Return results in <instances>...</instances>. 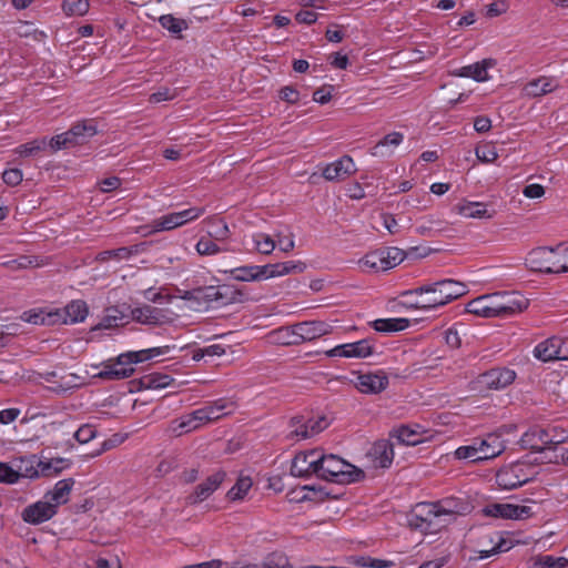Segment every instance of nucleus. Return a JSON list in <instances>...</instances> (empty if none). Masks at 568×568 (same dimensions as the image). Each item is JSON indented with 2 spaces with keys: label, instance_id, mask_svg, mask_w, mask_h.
<instances>
[{
  "label": "nucleus",
  "instance_id": "obj_16",
  "mask_svg": "<svg viewBox=\"0 0 568 568\" xmlns=\"http://www.w3.org/2000/svg\"><path fill=\"white\" fill-rule=\"evenodd\" d=\"M516 373L506 367L491 368L479 376V383L489 389H501L510 385Z\"/></svg>",
  "mask_w": 568,
  "mask_h": 568
},
{
  "label": "nucleus",
  "instance_id": "obj_18",
  "mask_svg": "<svg viewBox=\"0 0 568 568\" xmlns=\"http://www.w3.org/2000/svg\"><path fill=\"white\" fill-rule=\"evenodd\" d=\"M131 317L140 324L150 326H159L170 322V318L163 310L146 304L133 308L131 311Z\"/></svg>",
  "mask_w": 568,
  "mask_h": 568
},
{
  "label": "nucleus",
  "instance_id": "obj_46",
  "mask_svg": "<svg viewBox=\"0 0 568 568\" xmlns=\"http://www.w3.org/2000/svg\"><path fill=\"white\" fill-rule=\"evenodd\" d=\"M252 487L250 477H240L235 485L227 491L226 497L230 500H242Z\"/></svg>",
  "mask_w": 568,
  "mask_h": 568
},
{
  "label": "nucleus",
  "instance_id": "obj_30",
  "mask_svg": "<svg viewBox=\"0 0 568 568\" xmlns=\"http://www.w3.org/2000/svg\"><path fill=\"white\" fill-rule=\"evenodd\" d=\"M61 313L59 310L47 312L45 310H30L23 312L22 320L34 325H54L60 322Z\"/></svg>",
  "mask_w": 568,
  "mask_h": 568
},
{
  "label": "nucleus",
  "instance_id": "obj_25",
  "mask_svg": "<svg viewBox=\"0 0 568 568\" xmlns=\"http://www.w3.org/2000/svg\"><path fill=\"white\" fill-rule=\"evenodd\" d=\"M369 455L377 466L387 468L394 459V444L389 439H379L372 446Z\"/></svg>",
  "mask_w": 568,
  "mask_h": 568
},
{
  "label": "nucleus",
  "instance_id": "obj_34",
  "mask_svg": "<svg viewBox=\"0 0 568 568\" xmlns=\"http://www.w3.org/2000/svg\"><path fill=\"white\" fill-rule=\"evenodd\" d=\"M420 426L416 425L415 428L403 425L390 433V437L397 439L399 444L415 446L422 443V433L419 432Z\"/></svg>",
  "mask_w": 568,
  "mask_h": 568
},
{
  "label": "nucleus",
  "instance_id": "obj_4",
  "mask_svg": "<svg viewBox=\"0 0 568 568\" xmlns=\"http://www.w3.org/2000/svg\"><path fill=\"white\" fill-rule=\"evenodd\" d=\"M171 348H174V346L165 345L121 354L118 357V363L101 371L99 373V377L103 379H122L130 377L134 372L131 367L132 364L142 363L153 357L165 355L171 351Z\"/></svg>",
  "mask_w": 568,
  "mask_h": 568
},
{
  "label": "nucleus",
  "instance_id": "obj_56",
  "mask_svg": "<svg viewBox=\"0 0 568 568\" xmlns=\"http://www.w3.org/2000/svg\"><path fill=\"white\" fill-rule=\"evenodd\" d=\"M254 243L256 250L262 254H271L276 246L275 241L270 235L262 233L254 237Z\"/></svg>",
  "mask_w": 568,
  "mask_h": 568
},
{
  "label": "nucleus",
  "instance_id": "obj_2",
  "mask_svg": "<svg viewBox=\"0 0 568 568\" xmlns=\"http://www.w3.org/2000/svg\"><path fill=\"white\" fill-rule=\"evenodd\" d=\"M525 265L534 272L548 274L568 272V244L536 247L527 254Z\"/></svg>",
  "mask_w": 568,
  "mask_h": 568
},
{
  "label": "nucleus",
  "instance_id": "obj_43",
  "mask_svg": "<svg viewBox=\"0 0 568 568\" xmlns=\"http://www.w3.org/2000/svg\"><path fill=\"white\" fill-rule=\"evenodd\" d=\"M568 559L566 557H554L551 555H539L534 558L532 568H566Z\"/></svg>",
  "mask_w": 568,
  "mask_h": 568
},
{
  "label": "nucleus",
  "instance_id": "obj_8",
  "mask_svg": "<svg viewBox=\"0 0 568 568\" xmlns=\"http://www.w3.org/2000/svg\"><path fill=\"white\" fill-rule=\"evenodd\" d=\"M226 477L224 470H217L210 475L205 480L196 485L191 494L185 497L187 505H197L206 500L214 491H216Z\"/></svg>",
  "mask_w": 568,
  "mask_h": 568
},
{
  "label": "nucleus",
  "instance_id": "obj_3",
  "mask_svg": "<svg viewBox=\"0 0 568 568\" xmlns=\"http://www.w3.org/2000/svg\"><path fill=\"white\" fill-rule=\"evenodd\" d=\"M316 476L327 481L349 484L364 477V471L337 455H325L318 449Z\"/></svg>",
  "mask_w": 568,
  "mask_h": 568
},
{
  "label": "nucleus",
  "instance_id": "obj_13",
  "mask_svg": "<svg viewBox=\"0 0 568 568\" xmlns=\"http://www.w3.org/2000/svg\"><path fill=\"white\" fill-rule=\"evenodd\" d=\"M318 449L298 453L292 460L291 474L295 477L316 476Z\"/></svg>",
  "mask_w": 568,
  "mask_h": 568
},
{
  "label": "nucleus",
  "instance_id": "obj_49",
  "mask_svg": "<svg viewBox=\"0 0 568 568\" xmlns=\"http://www.w3.org/2000/svg\"><path fill=\"white\" fill-rule=\"evenodd\" d=\"M88 0H63V11L68 16H83L89 10Z\"/></svg>",
  "mask_w": 568,
  "mask_h": 568
},
{
  "label": "nucleus",
  "instance_id": "obj_44",
  "mask_svg": "<svg viewBox=\"0 0 568 568\" xmlns=\"http://www.w3.org/2000/svg\"><path fill=\"white\" fill-rule=\"evenodd\" d=\"M179 226L182 224L176 212L160 216L152 222L153 232L170 231Z\"/></svg>",
  "mask_w": 568,
  "mask_h": 568
},
{
  "label": "nucleus",
  "instance_id": "obj_40",
  "mask_svg": "<svg viewBox=\"0 0 568 568\" xmlns=\"http://www.w3.org/2000/svg\"><path fill=\"white\" fill-rule=\"evenodd\" d=\"M457 211L460 215L471 219L490 217L488 214L487 206L479 202H468L457 206Z\"/></svg>",
  "mask_w": 568,
  "mask_h": 568
},
{
  "label": "nucleus",
  "instance_id": "obj_15",
  "mask_svg": "<svg viewBox=\"0 0 568 568\" xmlns=\"http://www.w3.org/2000/svg\"><path fill=\"white\" fill-rule=\"evenodd\" d=\"M57 514L55 505L48 499L40 500L26 507L22 511V519L32 525H39L48 521Z\"/></svg>",
  "mask_w": 568,
  "mask_h": 568
},
{
  "label": "nucleus",
  "instance_id": "obj_12",
  "mask_svg": "<svg viewBox=\"0 0 568 568\" xmlns=\"http://www.w3.org/2000/svg\"><path fill=\"white\" fill-rule=\"evenodd\" d=\"M207 425L201 408L195 409L189 414L182 415L170 423L169 429L175 436L196 430L202 426Z\"/></svg>",
  "mask_w": 568,
  "mask_h": 568
},
{
  "label": "nucleus",
  "instance_id": "obj_45",
  "mask_svg": "<svg viewBox=\"0 0 568 568\" xmlns=\"http://www.w3.org/2000/svg\"><path fill=\"white\" fill-rule=\"evenodd\" d=\"M53 377H55V373H49L47 381L54 383V381L52 379ZM78 379L79 376H77L75 374H69L67 376L61 377L60 382H55V386L52 389L57 393H65L69 389L77 388L80 386V384L77 383Z\"/></svg>",
  "mask_w": 568,
  "mask_h": 568
},
{
  "label": "nucleus",
  "instance_id": "obj_54",
  "mask_svg": "<svg viewBox=\"0 0 568 568\" xmlns=\"http://www.w3.org/2000/svg\"><path fill=\"white\" fill-rule=\"evenodd\" d=\"M224 273H230L232 278L235 281H241V282H255L256 281V276L254 275L253 265L235 267L230 271H224Z\"/></svg>",
  "mask_w": 568,
  "mask_h": 568
},
{
  "label": "nucleus",
  "instance_id": "obj_41",
  "mask_svg": "<svg viewBox=\"0 0 568 568\" xmlns=\"http://www.w3.org/2000/svg\"><path fill=\"white\" fill-rule=\"evenodd\" d=\"M173 381L174 379L166 374L153 373L143 376L141 378V385L149 389H160L170 386Z\"/></svg>",
  "mask_w": 568,
  "mask_h": 568
},
{
  "label": "nucleus",
  "instance_id": "obj_50",
  "mask_svg": "<svg viewBox=\"0 0 568 568\" xmlns=\"http://www.w3.org/2000/svg\"><path fill=\"white\" fill-rule=\"evenodd\" d=\"M359 265L364 268L376 272L384 271L382 254L379 250L366 254L363 258L359 260Z\"/></svg>",
  "mask_w": 568,
  "mask_h": 568
},
{
  "label": "nucleus",
  "instance_id": "obj_24",
  "mask_svg": "<svg viewBox=\"0 0 568 568\" xmlns=\"http://www.w3.org/2000/svg\"><path fill=\"white\" fill-rule=\"evenodd\" d=\"M476 439L480 460L495 458L506 449V445L498 434H488L485 438Z\"/></svg>",
  "mask_w": 568,
  "mask_h": 568
},
{
  "label": "nucleus",
  "instance_id": "obj_26",
  "mask_svg": "<svg viewBox=\"0 0 568 568\" xmlns=\"http://www.w3.org/2000/svg\"><path fill=\"white\" fill-rule=\"evenodd\" d=\"M559 81L554 77H540L529 81L524 90L529 97H542L559 89Z\"/></svg>",
  "mask_w": 568,
  "mask_h": 568
},
{
  "label": "nucleus",
  "instance_id": "obj_23",
  "mask_svg": "<svg viewBox=\"0 0 568 568\" xmlns=\"http://www.w3.org/2000/svg\"><path fill=\"white\" fill-rule=\"evenodd\" d=\"M496 61L494 59H484L483 61L465 65L453 72L456 77L471 78L477 82H484L489 79L488 69L495 67Z\"/></svg>",
  "mask_w": 568,
  "mask_h": 568
},
{
  "label": "nucleus",
  "instance_id": "obj_57",
  "mask_svg": "<svg viewBox=\"0 0 568 568\" xmlns=\"http://www.w3.org/2000/svg\"><path fill=\"white\" fill-rule=\"evenodd\" d=\"M217 290H220V294H216V304L219 306H224L227 304L233 303L236 301V295L240 293L235 290H232L230 286L222 285L217 286Z\"/></svg>",
  "mask_w": 568,
  "mask_h": 568
},
{
  "label": "nucleus",
  "instance_id": "obj_7",
  "mask_svg": "<svg viewBox=\"0 0 568 568\" xmlns=\"http://www.w3.org/2000/svg\"><path fill=\"white\" fill-rule=\"evenodd\" d=\"M327 426L328 422L323 416L318 418L295 416L290 422L291 430L286 435V438L296 442L308 439L323 432Z\"/></svg>",
  "mask_w": 568,
  "mask_h": 568
},
{
  "label": "nucleus",
  "instance_id": "obj_60",
  "mask_svg": "<svg viewBox=\"0 0 568 568\" xmlns=\"http://www.w3.org/2000/svg\"><path fill=\"white\" fill-rule=\"evenodd\" d=\"M19 481L16 467L7 463H0V483L16 484Z\"/></svg>",
  "mask_w": 568,
  "mask_h": 568
},
{
  "label": "nucleus",
  "instance_id": "obj_31",
  "mask_svg": "<svg viewBox=\"0 0 568 568\" xmlns=\"http://www.w3.org/2000/svg\"><path fill=\"white\" fill-rule=\"evenodd\" d=\"M437 516H439V511L434 503H420L414 508L408 524L412 528L416 529V524H426L429 519L433 520Z\"/></svg>",
  "mask_w": 568,
  "mask_h": 568
},
{
  "label": "nucleus",
  "instance_id": "obj_51",
  "mask_svg": "<svg viewBox=\"0 0 568 568\" xmlns=\"http://www.w3.org/2000/svg\"><path fill=\"white\" fill-rule=\"evenodd\" d=\"M475 154L476 158L483 163H493L498 158L496 146L493 143L478 145L475 149Z\"/></svg>",
  "mask_w": 568,
  "mask_h": 568
},
{
  "label": "nucleus",
  "instance_id": "obj_33",
  "mask_svg": "<svg viewBox=\"0 0 568 568\" xmlns=\"http://www.w3.org/2000/svg\"><path fill=\"white\" fill-rule=\"evenodd\" d=\"M403 140L404 135L400 132L388 133L372 149V154L374 156H389L393 149L397 148Z\"/></svg>",
  "mask_w": 568,
  "mask_h": 568
},
{
  "label": "nucleus",
  "instance_id": "obj_61",
  "mask_svg": "<svg viewBox=\"0 0 568 568\" xmlns=\"http://www.w3.org/2000/svg\"><path fill=\"white\" fill-rule=\"evenodd\" d=\"M22 179L23 174L19 169H8L2 173V180L9 186H16L20 184Z\"/></svg>",
  "mask_w": 568,
  "mask_h": 568
},
{
  "label": "nucleus",
  "instance_id": "obj_52",
  "mask_svg": "<svg viewBox=\"0 0 568 568\" xmlns=\"http://www.w3.org/2000/svg\"><path fill=\"white\" fill-rule=\"evenodd\" d=\"M47 145V140H33L31 142L19 145L14 152L20 156H31L43 150Z\"/></svg>",
  "mask_w": 568,
  "mask_h": 568
},
{
  "label": "nucleus",
  "instance_id": "obj_22",
  "mask_svg": "<svg viewBox=\"0 0 568 568\" xmlns=\"http://www.w3.org/2000/svg\"><path fill=\"white\" fill-rule=\"evenodd\" d=\"M97 133L98 125L93 119L77 122L67 131V135L72 140L73 146L85 144Z\"/></svg>",
  "mask_w": 568,
  "mask_h": 568
},
{
  "label": "nucleus",
  "instance_id": "obj_55",
  "mask_svg": "<svg viewBox=\"0 0 568 568\" xmlns=\"http://www.w3.org/2000/svg\"><path fill=\"white\" fill-rule=\"evenodd\" d=\"M477 439L471 445L460 446L456 449L455 456L458 459H471L473 462L480 460Z\"/></svg>",
  "mask_w": 568,
  "mask_h": 568
},
{
  "label": "nucleus",
  "instance_id": "obj_36",
  "mask_svg": "<svg viewBox=\"0 0 568 568\" xmlns=\"http://www.w3.org/2000/svg\"><path fill=\"white\" fill-rule=\"evenodd\" d=\"M434 504L437 506L439 515L447 517L450 521L466 509L465 503L455 497H447Z\"/></svg>",
  "mask_w": 568,
  "mask_h": 568
},
{
  "label": "nucleus",
  "instance_id": "obj_47",
  "mask_svg": "<svg viewBox=\"0 0 568 568\" xmlns=\"http://www.w3.org/2000/svg\"><path fill=\"white\" fill-rule=\"evenodd\" d=\"M450 523L452 521L447 517L439 515L433 520L429 519L426 524H416V529L425 534H436L448 526Z\"/></svg>",
  "mask_w": 568,
  "mask_h": 568
},
{
  "label": "nucleus",
  "instance_id": "obj_10",
  "mask_svg": "<svg viewBox=\"0 0 568 568\" xmlns=\"http://www.w3.org/2000/svg\"><path fill=\"white\" fill-rule=\"evenodd\" d=\"M520 442L525 448L531 449L534 452H542L545 449L552 448V446L557 444H560L562 439L550 436L547 429L534 427L521 436Z\"/></svg>",
  "mask_w": 568,
  "mask_h": 568
},
{
  "label": "nucleus",
  "instance_id": "obj_42",
  "mask_svg": "<svg viewBox=\"0 0 568 568\" xmlns=\"http://www.w3.org/2000/svg\"><path fill=\"white\" fill-rule=\"evenodd\" d=\"M195 250L200 255H215L221 252H229L227 247H222L217 245L216 241L213 236L209 234V236H202L196 245Z\"/></svg>",
  "mask_w": 568,
  "mask_h": 568
},
{
  "label": "nucleus",
  "instance_id": "obj_64",
  "mask_svg": "<svg viewBox=\"0 0 568 568\" xmlns=\"http://www.w3.org/2000/svg\"><path fill=\"white\" fill-rule=\"evenodd\" d=\"M196 298L203 300L206 303L216 302V294H220V290L217 286H209L204 288H199L195 291Z\"/></svg>",
  "mask_w": 568,
  "mask_h": 568
},
{
  "label": "nucleus",
  "instance_id": "obj_11",
  "mask_svg": "<svg viewBox=\"0 0 568 568\" xmlns=\"http://www.w3.org/2000/svg\"><path fill=\"white\" fill-rule=\"evenodd\" d=\"M373 343L369 338H364L354 343L337 345L326 352L328 357H355L364 358L373 354Z\"/></svg>",
  "mask_w": 568,
  "mask_h": 568
},
{
  "label": "nucleus",
  "instance_id": "obj_6",
  "mask_svg": "<svg viewBox=\"0 0 568 568\" xmlns=\"http://www.w3.org/2000/svg\"><path fill=\"white\" fill-rule=\"evenodd\" d=\"M332 325L323 321H307L296 323L290 327L281 329L290 339L287 344H300L301 342L313 341L332 333Z\"/></svg>",
  "mask_w": 568,
  "mask_h": 568
},
{
  "label": "nucleus",
  "instance_id": "obj_62",
  "mask_svg": "<svg viewBox=\"0 0 568 568\" xmlns=\"http://www.w3.org/2000/svg\"><path fill=\"white\" fill-rule=\"evenodd\" d=\"M278 97L288 104H295L300 100V92L294 87L286 85L280 90Z\"/></svg>",
  "mask_w": 568,
  "mask_h": 568
},
{
  "label": "nucleus",
  "instance_id": "obj_19",
  "mask_svg": "<svg viewBox=\"0 0 568 568\" xmlns=\"http://www.w3.org/2000/svg\"><path fill=\"white\" fill-rule=\"evenodd\" d=\"M236 408V403L230 398H219L206 403L201 407L202 414L207 424L220 420L222 417L232 414Z\"/></svg>",
  "mask_w": 568,
  "mask_h": 568
},
{
  "label": "nucleus",
  "instance_id": "obj_58",
  "mask_svg": "<svg viewBox=\"0 0 568 568\" xmlns=\"http://www.w3.org/2000/svg\"><path fill=\"white\" fill-rule=\"evenodd\" d=\"M97 436V429L91 424H84L74 432L73 437L80 444H87Z\"/></svg>",
  "mask_w": 568,
  "mask_h": 568
},
{
  "label": "nucleus",
  "instance_id": "obj_17",
  "mask_svg": "<svg viewBox=\"0 0 568 568\" xmlns=\"http://www.w3.org/2000/svg\"><path fill=\"white\" fill-rule=\"evenodd\" d=\"M499 317H508L523 312L528 306L527 300L516 293H495Z\"/></svg>",
  "mask_w": 568,
  "mask_h": 568
},
{
  "label": "nucleus",
  "instance_id": "obj_48",
  "mask_svg": "<svg viewBox=\"0 0 568 568\" xmlns=\"http://www.w3.org/2000/svg\"><path fill=\"white\" fill-rule=\"evenodd\" d=\"M65 463L67 462L63 458L50 459L47 462L40 460L41 476L50 477L58 475L60 471H62L63 468L67 467Z\"/></svg>",
  "mask_w": 568,
  "mask_h": 568
},
{
  "label": "nucleus",
  "instance_id": "obj_53",
  "mask_svg": "<svg viewBox=\"0 0 568 568\" xmlns=\"http://www.w3.org/2000/svg\"><path fill=\"white\" fill-rule=\"evenodd\" d=\"M160 24L172 33H180L186 28V23L182 19L174 18L172 14H164L159 19Z\"/></svg>",
  "mask_w": 568,
  "mask_h": 568
},
{
  "label": "nucleus",
  "instance_id": "obj_28",
  "mask_svg": "<svg viewBox=\"0 0 568 568\" xmlns=\"http://www.w3.org/2000/svg\"><path fill=\"white\" fill-rule=\"evenodd\" d=\"M59 311L62 314L59 323L63 324L83 322L89 313L88 305L82 300L72 301Z\"/></svg>",
  "mask_w": 568,
  "mask_h": 568
},
{
  "label": "nucleus",
  "instance_id": "obj_9",
  "mask_svg": "<svg viewBox=\"0 0 568 568\" xmlns=\"http://www.w3.org/2000/svg\"><path fill=\"white\" fill-rule=\"evenodd\" d=\"M486 516L523 520L532 516L534 511L530 506L515 504H490L483 509Z\"/></svg>",
  "mask_w": 568,
  "mask_h": 568
},
{
  "label": "nucleus",
  "instance_id": "obj_63",
  "mask_svg": "<svg viewBox=\"0 0 568 568\" xmlns=\"http://www.w3.org/2000/svg\"><path fill=\"white\" fill-rule=\"evenodd\" d=\"M231 231L229 229L227 223L224 220H219L216 222V230L210 232V235L214 237L215 241L224 242L229 239Z\"/></svg>",
  "mask_w": 568,
  "mask_h": 568
},
{
  "label": "nucleus",
  "instance_id": "obj_35",
  "mask_svg": "<svg viewBox=\"0 0 568 568\" xmlns=\"http://www.w3.org/2000/svg\"><path fill=\"white\" fill-rule=\"evenodd\" d=\"M143 244H136L129 247H119L114 250L102 251L97 255V261L106 262L109 260H128L142 251Z\"/></svg>",
  "mask_w": 568,
  "mask_h": 568
},
{
  "label": "nucleus",
  "instance_id": "obj_14",
  "mask_svg": "<svg viewBox=\"0 0 568 568\" xmlns=\"http://www.w3.org/2000/svg\"><path fill=\"white\" fill-rule=\"evenodd\" d=\"M356 172L354 161L348 155H343L338 160L326 164L322 171L325 180L331 182L343 181Z\"/></svg>",
  "mask_w": 568,
  "mask_h": 568
},
{
  "label": "nucleus",
  "instance_id": "obj_38",
  "mask_svg": "<svg viewBox=\"0 0 568 568\" xmlns=\"http://www.w3.org/2000/svg\"><path fill=\"white\" fill-rule=\"evenodd\" d=\"M44 264L43 260H40L34 255H21L14 260H9L3 262L1 265L3 267L10 268L12 271L23 270L28 267H39Z\"/></svg>",
  "mask_w": 568,
  "mask_h": 568
},
{
  "label": "nucleus",
  "instance_id": "obj_1",
  "mask_svg": "<svg viewBox=\"0 0 568 568\" xmlns=\"http://www.w3.org/2000/svg\"><path fill=\"white\" fill-rule=\"evenodd\" d=\"M466 293L467 288L464 283L446 278L433 283H427L413 290L405 291L402 293V295H426L425 298L412 304L410 307L416 310L429 311L444 306L459 298Z\"/></svg>",
  "mask_w": 568,
  "mask_h": 568
},
{
  "label": "nucleus",
  "instance_id": "obj_5",
  "mask_svg": "<svg viewBox=\"0 0 568 568\" xmlns=\"http://www.w3.org/2000/svg\"><path fill=\"white\" fill-rule=\"evenodd\" d=\"M535 475V467L517 462L501 467L496 474V483L500 488L509 490L530 481Z\"/></svg>",
  "mask_w": 568,
  "mask_h": 568
},
{
  "label": "nucleus",
  "instance_id": "obj_59",
  "mask_svg": "<svg viewBox=\"0 0 568 568\" xmlns=\"http://www.w3.org/2000/svg\"><path fill=\"white\" fill-rule=\"evenodd\" d=\"M47 144H49L53 152L62 149L73 148L72 140H70V136L67 135V132L52 136L50 141L47 142Z\"/></svg>",
  "mask_w": 568,
  "mask_h": 568
},
{
  "label": "nucleus",
  "instance_id": "obj_27",
  "mask_svg": "<svg viewBox=\"0 0 568 568\" xmlns=\"http://www.w3.org/2000/svg\"><path fill=\"white\" fill-rule=\"evenodd\" d=\"M18 478L34 479L41 476L40 459L36 455L20 457L13 460Z\"/></svg>",
  "mask_w": 568,
  "mask_h": 568
},
{
  "label": "nucleus",
  "instance_id": "obj_21",
  "mask_svg": "<svg viewBox=\"0 0 568 568\" xmlns=\"http://www.w3.org/2000/svg\"><path fill=\"white\" fill-rule=\"evenodd\" d=\"M388 385V377L383 373H366L357 376L355 386L364 394H377Z\"/></svg>",
  "mask_w": 568,
  "mask_h": 568
},
{
  "label": "nucleus",
  "instance_id": "obj_20",
  "mask_svg": "<svg viewBox=\"0 0 568 568\" xmlns=\"http://www.w3.org/2000/svg\"><path fill=\"white\" fill-rule=\"evenodd\" d=\"M497 296L494 294L481 295L466 305V311L480 317H499L497 310Z\"/></svg>",
  "mask_w": 568,
  "mask_h": 568
},
{
  "label": "nucleus",
  "instance_id": "obj_37",
  "mask_svg": "<svg viewBox=\"0 0 568 568\" xmlns=\"http://www.w3.org/2000/svg\"><path fill=\"white\" fill-rule=\"evenodd\" d=\"M373 328L381 333L399 332L409 326L407 318H379L372 323Z\"/></svg>",
  "mask_w": 568,
  "mask_h": 568
},
{
  "label": "nucleus",
  "instance_id": "obj_39",
  "mask_svg": "<svg viewBox=\"0 0 568 568\" xmlns=\"http://www.w3.org/2000/svg\"><path fill=\"white\" fill-rule=\"evenodd\" d=\"M382 254L384 271L390 270L405 260V252L398 247H383L379 248Z\"/></svg>",
  "mask_w": 568,
  "mask_h": 568
},
{
  "label": "nucleus",
  "instance_id": "obj_32",
  "mask_svg": "<svg viewBox=\"0 0 568 568\" xmlns=\"http://www.w3.org/2000/svg\"><path fill=\"white\" fill-rule=\"evenodd\" d=\"M73 485L74 480L72 478L59 480L53 489L45 494L44 498L58 508L59 505L65 504L69 500Z\"/></svg>",
  "mask_w": 568,
  "mask_h": 568
},
{
  "label": "nucleus",
  "instance_id": "obj_29",
  "mask_svg": "<svg viewBox=\"0 0 568 568\" xmlns=\"http://www.w3.org/2000/svg\"><path fill=\"white\" fill-rule=\"evenodd\" d=\"M558 343L559 336H551L540 342L534 348L535 357L542 362L559 361L560 345Z\"/></svg>",
  "mask_w": 568,
  "mask_h": 568
}]
</instances>
